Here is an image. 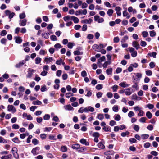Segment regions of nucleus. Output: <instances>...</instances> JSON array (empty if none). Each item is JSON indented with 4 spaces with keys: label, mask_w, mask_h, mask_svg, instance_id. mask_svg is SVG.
I'll use <instances>...</instances> for the list:
<instances>
[{
    "label": "nucleus",
    "mask_w": 159,
    "mask_h": 159,
    "mask_svg": "<svg viewBox=\"0 0 159 159\" xmlns=\"http://www.w3.org/2000/svg\"><path fill=\"white\" fill-rule=\"evenodd\" d=\"M140 80L139 79H137L136 81H133L132 82L134 84L132 86V87L135 88L136 90H138L139 89L138 83L139 82Z\"/></svg>",
    "instance_id": "nucleus-1"
},
{
    "label": "nucleus",
    "mask_w": 159,
    "mask_h": 159,
    "mask_svg": "<svg viewBox=\"0 0 159 159\" xmlns=\"http://www.w3.org/2000/svg\"><path fill=\"white\" fill-rule=\"evenodd\" d=\"M8 111H11L13 113L16 112V110L14 106L12 105H9L7 107Z\"/></svg>",
    "instance_id": "nucleus-2"
},
{
    "label": "nucleus",
    "mask_w": 159,
    "mask_h": 159,
    "mask_svg": "<svg viewBox=\"0 0 159 159\" xmlns=\"http://www.w3.org/2000/svg\"><path fill=\"white\" fill-rule=\"evenodd\" d=\"M39 149L40 148L39 147H36L32 149L31 152L34 155H35L38 154V153H37L36 151L37 150H39Z\"/></svg>",
    "instance_id": "nucleus-3"
},
{
    "label": "nucleus",
    "mask_w": 159,
    "mask_h": 159,
    "mask_svg": "<svg viewBox=\"0 0 159 159\" xmlns=\"http://www.w3.org/2000/svg\"><path fill=\"white\" fill-rule=\"evenodd\" d=\"M80 142L82 144L85 145L86 146H88L89 143V142L87 141L86 139L82 138L80 140Z\"/></svg>",
    "instance_id": "nucleus-4"
},
{
    "label": "nucleus",
    "mask_w": 159,
    "mask_h": 159,
    "mask_svg": "<svg viewBox=\"0 0 159 159\" xmlns=\"http://www.w3.org/2000/svg\"><path fill=\"white\" fill-rule=\"evenodd\" d=\"M22 116L23 117H26L27 119L29 120H32L33 119V117L31 116L29 114L28 115L27 114L25 113H24Z\"/></svg>",
    "instance_id": "nucleus-5"
},
{
    "label": "nucleus",
    "mask_w": 159,
    "mask_h": 159,
    "mask_svg": "<svg viewBox=\"0 0 159 159\" xmlns=\"http://www.w3.org/2000/svg\"><path fill=\"white\" fill-rule=\"evenodd\" d=\"M15 39V42L18 44H20L22 42L21 37L19 36H16L14 38Z\"/></svg>",
    "instance_id": "nucleus-6"
},
{
    "label": "nucleus",
    "mask_w": 159,
    "mask_h": 159,
    "mask_svg": "<svg viewBox=\"0 0 159 159\" xmlns=\"http://www.w3.org/2000/svg\"><path fill=\"white\" fill-rule=\"evenodd\" d=\"M133 46L138 50L140 47V46L138 42L136 41H134L132 42Z\"/></svg>",
    "instance_id": "nucleus-7"
},
{
    "label": "nucleus",
    "mask_w": 159,
    "mask_h": 159,
    "mask_svg": "<svg viewBox=\"0 0 159 159\" xmlns=\"http://www.w3.org/2000/svg\"><path fill=\"white\" fill-rule=\"evenodd\" d=\"M80 145L78 143H75L72 144L71 148L77 150L80 148Z\"/></svg>",
    "instance_id": "nucleus-8"
},
{
    "label": "nucleus",
    "mask_w": 159,
    "mask_h": 159,
    "mask_svg": "<svg viewBox=\"0 0 159 159\" xmlns=\"http://www.w3.org/2000/svg\"><path fill=\"white\" fill-rule=\"evenodd\" d=\"M119 85L122 87L125 88L126 87H129L130 85V84H126L125 82H123L120 83L119 84Z\"/></svg>",
    "instance_id": "nucleus-9"
},
{
    "label": "nucleus",
    "mask_w": 159,
    "mask_h": 159,
    "mask_svg": "<svg viewBox=\"0 0 159 159\" xmlns=\"http://www.w3.org/2000/svg\"><path fill=\"white\" fill-rule=\"evenodd\" d=\"M98 147L102 149H103L105 148V146L104 145L102 141L99 142L97 144Z\"/></svg>",
    "instance_id": "nucleus-10"
},
{
    "label": "nucleus",
    "mask_w": 159,
    "mask_h": 159,
    "mask_svg": "<svg viewBox=\"0 0 159 159\" xmlns=\"http://www.w3.org/2000/svg\"><path fill=\"white\" fill-rule=\"evenodd\" d=\"M25 62L24 60H23L22 62H20L18 64H16L15 66L17 68H19L22 66L25 63Z\"/></svg>",
    "instance_id": "nucleus-11"
},
{
    "label": "nucleus",
    "mask_w": 159,
    "mask_h": 159,
    "mask_svg": "<svg viewBox=\"0 0 159 159\" xmlns=\"http://www.w3.org/2000/svg\"><path fill=\"white\" fill-rule=\"evenodd\" d=\"M93 22V20L92 19L89 18V20L86 19L82 21V23H87L90 24Z\"/></svg>",
    "instance_id": "nucleus-12"
},
{
    "label": "nucleus",
    "mask_w": 159,
    "mask_h": 159,
    "mask_svg": "<svg viewBox=\"0 0 159 159\" xmlns=\"http://www.w3.org/2000/svg\"><path fill=\"white\" fill-rule=\"evenodd\" d=\"M64 107L66 110L69 111L72 110L74 109V108L71 107L70 104L66 105L64 106Z\"/></svg>",
    "instance_id": "nucleus-13"
},
{
    "label": "nucleus",
    "mask_w": 159,
    "mask_h": 159,
    "mask_svg": "<svg viewBox=\"0 0 159 159\" xmlns=\"http://www.w3.org/2000/svg\"><path fill=\"white\" fill-rule=\"evenodd\" d=\"M49 34L48 32L43 33L42 34V36L44 39H46L49 38Z\"/></svg>",
    "instance_id": "nucleus-14"
},
{
    "label": "nucleus",
    "mask_w": 159,
    "mask_h": 159,
    "mask_svg": "<svg viewBox=\"0 0 159 159\" xmlns=\"http://www.w3.org/2000/svg\"><path fill=\"white\" fill-rule=\"evenodd\" d=\"M12 157L11 154H10L7 156H4L1 157V159H11Z\"/></svg>",
    "instance_id": "nucleus-15"
},
{
    "label": "nucleus",
    "mask_w": 159,
    "mask_h": 159,
    "mask_svg": "<svg viewBox=\"0 0 159 159\" xmlns=\"http://www.w3.org/2000/svg\"><path fill=\"white\" fill-rule=\"evenodd\" d=\"M53 61V58L52 57H49V58L45 57L44 58V61L46 62L47 63L51 62Z\"/></svg>",
    "instance_id": "nucleus-16"
},
{
    "label": "nucleus",
    "mask_w": 159,
    "mask_h": 159,
    "mask_svg": "<svg viewBox=\"0 0 159 159\" xmlns=\"http://www.w3.org/2000/svg\"><path fill=\"white\" fill-rule=\"evenodd\" d=\"M71 20H73L75 23H77L79 22V19L78 18L75 16H72L71 17Z\"/></svg>",
    "instance_id": "nucleus-17"
},
{
    "label": "nucleus",
    "mask_w": 159,
    "mask_h": 159,
    "mask_svg": "<svg viewBox=\"0 0 159 159\" xmlns=\"http://www.w3.org/2000/svg\"><path fill=\"white\" fill-rule=\"evenodd\" d=\"M12 141L14 143H19L20 142V141L19 139L17 137H16L12 139Z\"/></svg>",
    "instance_id": "nucleus-18"
},
{
    "label": "nucleus",
    "mask_w": 159,
    "mask_h": 159,
    "mask_svg": "<svg viewBox=\"0 0 159 159\" xmlns=\"http://www.w3.org/2000/svg\"><path fill=\"white\" fill-rule=\"evenodd\" d=\"M61 150L63 152H66L67 150V148L66 146H62L61 148Z\"/></svg>",
    "instance_id": "nucleus-19"
},
{
    "label": "nucleus",
    "mask_w": 159,
    "mask_h": 159,
    "mask_svg": "<svg viewBox=\"0 0 159 159\" xmlns=\"http://www.w3.org/2000/svg\"><path fill=\"white\" fill-rule=\"evenodd\" d=\"M74 54L75 55H82L83 54L82 52H80L78 50H76L74 52Z\"/></svg>",
    "instance_id": "nucleus-20"
},
{
    "label": "nucleus",
    "mask_w": 159,
    "mask_h": 159,
    "mask_svg": "<svg viewBox=\"0 0 159 159\" xmlns=\"http://www.w3.org/2000/svg\"><path fill=\"white\" fill-rule=\"evenodd\" d=\"M56 136L55 134L50 135L49 136V139L50 140H56L57 139L56 138Z\"/></svg>",
    "instance_id": "nucleus-21"
},
{
    "label": "nucleus",
    "mask_w": 159,
    "mask_h": 159,
    "mask_svg": "<svg viewBox=\"0 0 159 159\" xmlns=\"http://www.w3.org/2000/svg\"><path fill=\"white\" fill-rule=\"evenodd\" d=\"M33 70H32V71L29 70L28 71V73L26 75V77L27 78H30L32 76Z\"/></svg>",
    "instance_id": "nucleus-22"
},
{
    "label": "nucleus",
    "mask_w": 159,
    "mask_h": 159,
    "mask_svg": "<svg viewBox=\"0 0 159 159\" xmlns=\"http://www.w3.org/2000/svg\"><path fill=\"white\" fill-rule=\"evenodd\" d=\"M107 74L108 75H111L112 74V68H111L107 69L106 70Z\"/></svg>",
    "instance_id": "nucleus-23"
},
{
    "label": "nucleus",
    "mask_w": 159,
    "mask_h": 159,
    "mask_svg": "<svg viewBox=\"0 0 159 159\" xmlns=\"http://www.w3.org/2000/svg\"><path fill=\"white\" fill-rule=\"evenodd\" d=\"M146 116L149 119H151L152 116V114L149 111H148L146 113Z\"/></svg>",
    "instance_id": "nucleus-24"
},
{
    "label": "nucleus",
    "mask_w": 159,
    "mask_h": 159,
    "mask_svg": "<svg viewBox=\"0 0 159 159\" xmlns=\"http://www.w3.org/2000/svg\"><path fill=\"white\" fill-rule=\"evenodd\" d=\"M111 128L109 127H106L104 126L102 128L103 130L105 132L111 131Z\"/></svg>",
    "instance_id": "nucleus-25"
},
{
    "label": "nucleus",
    "mask_w": 159,
    "mask_h": 159,
    "mask_svg": "<svg viewBox=\"0 0 159 159\" xmlns=\"http://www.w3.org/2000/svg\"><path fill=\"white\" fill-rule=\"evenodd\" d=\"M7 143V141L6 139L3 137L0 136V143Z\"/></svg>",
    "instance_id": "nucleus-26"
},
{
    "label": "nucleus",
    "mask_w": 159,
    "mask_h": 159,
    "mask_svg": "<svg viewBox=\"0 0 159 159\" xmlns=\"http://www.w3.org/2000/svg\"><path fill=\"white\" fill-rule=\"evenodd\" d=\"M130 134V133L128 131H126V132H122L121 134V135L123 137H125L126 135H129Z\"/></svg>",
    "instance_id": "nucleus-27"
},
{
    "label": "nucleus",
    "mask_w": 159,
    "mask_h": 159,
    "mask_svg": "<svg viewBox=\"0 0 159 159\" xmlns=\"http://www.w3.org/2000/svg\"><path fill=\"white\" fill-rule=\"evenodd\" d=\"M32 143L34 145H36L39 143V141L37 139L34 138L32 139Z\"/></svg>",
    "instance_id": "nucleus-28"
},
{
    "label": "nucleus",
    "mask_w": 159,
    "mask_h": 159,
    "mask_svg": "<svg viewBox=\"0 0 159 159\" xmlns=\"http://www.w3.org/2000/svg\"><path fill=\"white\" fill-rule=\"evenodd\" d=\"M7 41V40L6 38H2L1 39L0 42L2 44H4L5 45H6V43Z\"/></svg>",
    "instance_id": "nucleus-29"
},
{
    "label": "nucleus",
    "mask_w": 159,
    "mask_h": 159,
    "mask_svg": "<svg viewBox=\"0 0 159 159\" xmlns=\"http://www.w3.org/2000/svg\"><path fill=\"white\" fill-rule=\"evenodd\" d=\"M97 118L101 120L104 118V115L103 114H99L98 115Z\"/></svg>",
    "instance_id": "nucleus-30"
},
{
    "label": "nucleus",
    "mask_w": 159,
    "mask_h": 159,
    "mask_svg": "<svg viewBox=\"0 0 159 159\" xmlns=\"http://www.w3.org/2000/svg\"><path fill=\"white\" fill-rule=\"evenodd\" d=\"M32 104L34 105H41L42 104V102H41V101H40L39 100H37L36 101H34L33 102Z\"/></svg>",
    "instance_id": "nucleus-31"
},
{
    "label": "nucleus",
    "mask_w": 159,
    "mask_h": 159,
    "mask_svg": "<svg viewBox=\"0 0 159 159\" xmlns=\"http://www.w3.org/2000/svg\"><path fill=\"white\" fill-rule=\"evenodd\" d=\"M114 12V11L112 9H108L107 11V14L109 16H111Z\"/></svg>",
    "instance_id": "nucleus-32"
},
{
    "label": "nucleus",
    "mask_w": 159,
    "mask_h": 159,
    "mask_svg": "<svg viewBox=\"0 0 159 159\" xmlns=\"http://www.w3.org/2000/svg\"><path fill=\"white\" fill-rule=\"evenodd\" d=\"M141 136L143 139H146L148 138L149 135L147 134H143L141 135Z\"/></svg>",
    "instance_id": "nucleus-33"
},
{
    "label": "nucleus",
    "mask_w": 159,
    "mask_h": 159,
    "mask_svg": "<svg viewBox=\"0 0 159 159\" xmlns=\"http://www.w3.org/2000/svg\"><path fill=\"white\" fill-rule=\"evenodd\" d=\"M47 90V88L46 85L45 84L41 86V91L42 92H43L46 91Z\"/></svg>",
    "instance_id": "nucleus-34"
},
{
    "label": "nucleus",
    "mask_w": 159,
    "mask_h": 159,
    "mask_svg": "<svg viewBox=\"0 0 159 159\" xmlns=\"http://www.w3.org/2000/svg\"><path fill=\"white\" fill-rule=\"evenodd\" d=\"M121 119V117L119 114L116 115L114 117V119L116 121H119Z\"/></svg>",
    "instance_id": "nucleus-35"
},
{
    "label": "nucleus",
    "mask_w": 159,
    "mask_h": 159,
    "mask_svg": "<svg viewBox=\"0 0 159 159\" xmlns=\"http://www.w3.org/2000/svg\"><path fill=\"white\" fill-rule=\"evenodd\" d=\"M92 135L94 138H99L100 136V134L98 132H95Z\"/></svg>",
    "instance_id": "nucleus-36"
},
{
    "label": "nucleus",
    "mask_w": 159,
    "mask_h": 159,
    "mask_svg": "<svg viewBox=\"0 0 159 159\" xmlns=\"http://www.w3.org/2000/svg\"><path fill=\"white\" fill-rule=\"evenodd\" d=\"M151 145V144L150 143L148 142H147L144 143V147L146 148H148Z\"/></svg>",
    "instance_id": "nucleus-37"
},
{
    "label": "nucleus",
    "mask_w": 159,
    "mask_h": 159,
    "mask_svg": "<svg viewBox=\"0 0 159 159\" xmlns=\"http://www.w3.org/2000/svg\"><path fill=\"white\" fill-rule=\"evenodd\" d=\"M41 59L40 57H37L35 58V63L36 64H38L40 63L41 61Z\"/></svg>",
    "instance_id": "nucleus-38"
},
{
    "label": "nucleus",
    "mask_w": 159,
    "mask_h": 159,
    "mask_svg": "<svg viewBox=\"0 0 159 159\" xmlns=\"http://www.w3.org/2000/svg\"><path fill=\"white\" fill-rule=\"evenodd\" d=\"M27 20L26 19L23 20L20 23V25L22 26H25L26 24Z\"/></svg>",
    "instance_id": "nucleus-39"
},
{
    "label": "nucleus",
    "mask_w": 159,
    "mask_h": 159,
    "mask_svg": "<svg viewBox=\"0 0 159 159\" xmlns=\"http://www.w3.org/2000/svg\"><path fill=\"white\" fill-rule=\"evenodd\" d=\"M50 115L48 114H46L43 116V118L44 120H48L50 118Z\"/></svg>",
    "instance_id": "nucleus-40"
},
{
    "label": "nucleus",
    "mask_w": 159,
    "mask_h": 159,
    "mask_svg": "<svg viewBox=\"0 0 159 159\" xmlns=\"http://www.w3.org/2000/svg\"><path fill=\"white\" fill-rule=\"evenodd\" d=\"M102 88V85L101 84H98L96 86V89L98 90H100Z\"/></svg>",
    "instance_id": "nucleus-41"
},
{
    "label": "nucleus",
    "mask_w": 159,
    "mask_h": 159,
    "mask_svg": "<svg viewBox=\"0 0 159 159\" xmlns=\"http://www.w3.org/2000/svg\"><path fill=\"white\" fill-rule=\"evenodd\" d=\"M74 94L72 93H67L66 94V96L67 98H69L70 97L73 96Z\"/></svg>",
    "instance_id": "nucleus-42"
},
{
    "label": "nucleus",
    "mask_w": 159,
    "mask_h": 159,
    "mask_svg": "<svg viewBox=\"0 0 159 159\" xmlns=\"http://www.w3.org/2000/svg\"><path fill=\"white\" fill-rule=\"evenodd\" d=\"M12 129H17L19 128V126L18 124H13L12 125Z\"/></svg>",
    "instance_id": "nucleus-43"
},
{
    "label": "nucleus",
    "mask_w": 159,
    "mask_h": 159,
    "mask_svg": "<svg viewBox=\"0 0 159 159\" xmlns=\"http://www.w3.org/2000/svg\"><path fill=\"white\" fill-rule=\"evenodd\" d=\"M149 33L150 36L151 37H154L156 35V33L154 30L150 31Z\"/></svg>",
    "instance_id": "nucleus-44"
},
{
    "label": "nucleus",
    "mask_w": 159,
    "mask_h": 159,
    "mask_svg": "<svg viewBox=\"0 0 159 159\" xmlns=\"http://www.w3.org/2000/svg\"><path fill=\"white\" fill-rule=\"evenodd\" d=\"M50 39L51 40L55 41L57 40L56 36L55 35H52L50 36Z\"/></svg>",
    "instance_id": "nucleus-45"
},
{
    "label": "nucleus",
    "mask_w": 159,
    "mask_h": 159,
    "mask_svg": "<svg viewBox=\"0 0 159 159\" xmlns=\"http://www.w3.org/2000/svg\"><path fill=\"white\" fill-rule=\"evenodd\" d=\"M142 34L144 38L147 37L148 35V32L146 31H143L142 32Z\"/></svg>",
    "instance_id": "nucleus-46"
},
{
    "label": "nucleus",
    "mask_w": 159,
    "mask_h": 159,
    "mask_svg": "<svg viewBox=\"0 0 159 159\" xmlns=\"http://www.w3.org/2000/svg\"><path fill=\"white\" fill-rule=\"evenodd\" d=\"M25 14L24 12L21 13L19 15V17L20 19H24L25 18Z\"/></svg>",
    "instance_id": "nucleus-47"
},
{
    "label": "nucleus",
    "mask_w": 159,
    "mask_h": 159,
    "mask_svg": "<svg viewBox=\"0 0 159 159\" xmlns=\"http://www.w3.org/2000/svg\"><path fill=\"white\" fill-rule=\"evenodd\" d=\"M118 88V86H117V85L115 84L113 85L112 87L113 92H116L117 91Z\"/></svg>",
    "instance_id": "nucleus-48"
},
{
    "label": "nucleus",
    "mask_w": 159,
    "mask_h": 159,
    "mask_svg": "<svg viewBox=\"0 0 159 159\" xmlns=\"http://www.w3.org/2000/svg\"><path fill=\"white\" fill-rule=\"evenodd\" d=\"M120 41L119 38L118 37H116L114 38L113 39L114 42L115 43H117L119 42Z\"/></svg>",
    "instance_id": "nucleus-49"
},
{
    "label": "nucleus",
    "mask_w": 159,
    "mask_h": 159,
    "mask_svg": "<svg viewBox=\"0 0 159 159\" xmlns=\"http://www.w3.org/2000/svg\"><path fill=\"white\" fill-rule=\"evenodd\" d=\"M52 120L55 122L59 121V120L58 117L56 116H54L52 118Z\"/></svg>",
    "instance_id": "nucleus-50"
},
{
    "label": "nucleus",
    "mask_w": 159,
    "mask_h": 159,
    "mask_svg": "<svg viewBox=\"0 0 159 159\" xmlns=\"http://www.w3.org/2000/svg\"><path fill=\"white\" fill-rule=\"evenodd\" d=\"M133 128L134 130L138 132L139 130V127L138 125H135L134 126Z\"/></svg>",
    "instance_id": "nucleus-51"
},
{
    "label": "nucleus",
    "mask_w": 159,
    "mask_h": 159,
    "mask_svg": "<svg viewBox=\"0 0 159 159\" xmlns=\"http://www.w3.org/2000/svg\"><path fill=\"white\" fill-rule=\"evenodd\" d=\"M47 134H40V138L42 139H45L47 137Z\"/></svg>",
    "instance_id": "nucleus-52"
},
{
    "label": "nucleus",
    "mask_w": 159,
    "mask_h": 159,
    "mask_svg": "<svg viewBox=\"0 0 159 159\" xmlns=\"http://www.w3.org/2000/svg\"><path fill=\"white\" fill-rule=\"evenodd\" d=\"M147 107H148L149 109H152L154 107V105L153 104H148L147 105Z\"/></svg>",
    "instance_id": "nucleus-53"
},
{
    "label": "nucleus",
    "mask_w": 159,
    "mask_h": 159,
    "mask_svg": "<svg viewBox=\"0 0 159 159\" xmlns=\"http://www.w3.org/2000/svg\"><path fill=\"white\" fill-rule=\"evenodd\" d=\"M129 141L130 143H136L137 142V141L134 138H130L129 139Z\"/></svg>",
    "instance_id": "nucleus-54"
},
{
    "label": "nucleus",
    "mask_w": 159,
    "mask_h": 159,
    "mask_svg": "<svg viewBox=\"0 0 159 159\" xmlns=\"http://www.w3.org/2000/svg\"><path fill=\"white\" fill-rule=\"evenodd\" d=\"M54 47L56 48H61L62 47V46L60 43H57L54 45Z\"/></svg>",
    "instance_id": "nucleus-55"
},
{
    "label": "nucleus",
    "mask_w": 159,
    "mask_h": 159,
    "mask_svg": "<svg viewBox=\"0 0 159 159\" xmlns=\"http://www.w3.org/2000/svg\"><path fill=\"white\" fill-rule=\"evenodd\" d=\"M146 74L148 76H151L152 74V72L151 70H149L146 71Z\"/></svg>",
    "instance_id": "nucleus-56"
},
{
    "label": "nucleus",
    "mask_w": 159,
    "mask_h": 159,
    "mask_svg": "<svg viewBox=\"0 0 159 159\" xmlns=\"http://www.w3.org/2000/svg\"><path fill=\"white\" fill-rule=\"evenodd\" d=\"M87 74L85 70L83 71L81 73V75L83 77H85L87 76Z\"/></svg>",
    "instance_id": "nucleus-57"
},
{
    "label": "nucleus",
    "mask_w": 159,
    "mask_h": 159,
    "mask_svg": "<svg viewBox=\"0 0 159 159\" xmlns=\"http://www.w3.org/2000/svg\"><path fill=\"white\" fill-rule=\"evenodd\" d=\"M68 78V75L67 74H63L62 75V78L64 80H66Z\"/></svg>",
    "instance_id": "nucleus-58"
},
{
    "label": "nucleus",
    "mask_w": 159,
    "mask_h": 159,
    "mask_svg": "<svg viewBox=\"0 0 159 159\" xmlns=\"http://www.w3.org/2000/svg\"><path fill=\"white\" fill-rule=\"evenodd\" d=\"M12 154H13V156L15 158H16V159H18L19 158V155L17 153H17H15L14 152H13Z\"/></svg>",
    "instance_id": "nucleus-59"
},
{
    "label": "nucleus",
    "mask_w": 159,
    "mask_h": 159,
    "mask_svg": "<svg viewBox=\"0 0 159 159\" xmlns=\"http://www.w3.org/2000/svg\"><path fill=\"white\" fill-rule=\"evenodd\" d=\"M112 110L115 112H117L118 111V107L117 106H114L112 107Z\"/></svg>",
    "instance_id": "nucleus-60"
},
{
    "label": "nucleus",
    "mask_w": 159,
    "mask_h": 159,
    "mask_svg": "<svg viewBox=\"0 0 159 159\" xmlns=\"http://www.w3.org/2000/svg\"><path fill=\"white\" fill-rule=\"evenodd\" d=\"M147 129L149 130H152L153 129V126L151 125H148L147 127Z\"/></svg>",
    "instance_id": "nucleus-61"
},
{
    "label": "nucleus",
    "mask_w": 159,
    "mask_h": 159,
    "mask_svg": "<svg viewBox=\"0 0 159 159\" xmlns=\"http://www.w3.org/2000/svg\"><path fill=\"white\" fill-rule=\"evenodd\" d=\"M146 120V117H141L139 119V121H140V122H142V123H144L145 122Z\"/></svg>",
    "instance_id": "nucleus-62"
},
{
    "label": "nucleus",
    "mask_w": 159,
    "mask_h": 159,
    "mask_svg": "<svg viewBox=\"0 0 159 159\" xmlns=\"http://www.w3.org/2000/svg\"><path fill=\"white\" fill-rule=\"evenodd\" d=\"M61 70H58L56 72V75L58 77H60L61 76Z\"/></svg>",
    "instance_id": "nucleus-63"
},
{
    "label": "nucleus",
    "mask_w": 159,
    "mask_h": 159,
    "mask_svg": "<svg viewBox=\"0 0 159 159\" xmlns=\"http://www.w3.org/2000/svg\"><path fill=\"white\" fill-rule=\"evenodd\" d=\"M134 112L132 111H130L129 112L128 114V116L129 117H131L132 116H134Z\"/></svg>",
    "instance_id": "nucleus-64"
}]
</instances>
